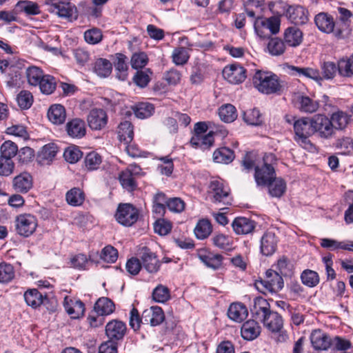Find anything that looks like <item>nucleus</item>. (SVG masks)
I'll use <instances>...</instances> for the list:
<instances>
[{"instance_id": "obj_1", "label": "nucleus", "mask_w": 353, "mask_h": 353, "mask_svg": "<svg viewBox=\"0 0 353 353\" xmlns=\"http://www.w3.org/2000/svg\"><path fill=\"white\" fill-rule=\"evenodd\" d=\"M254 87L265 94H281L287 88V83L279 77L268 71L256 70L252 77Z\"/></svg>"}, {"instance_id": "obj_2", "label": "nucleus", "mask_w": 353, "mask_h": 353, "mask_svg": "<svg viewBox=\"0 0 353 353\" xmlns=\"http://www.w3.org/2000/svg\"><path fill=\"white\" fill-rule=\"evenodd\" d=\"M294 139L302 146L310 144L309 137L313 135L312 118L301 117L293 122Z\"/></svg>"}, {"instance_id": "obj_3", "label": "nucleus", "mask_w": 353, "mask_h": 353, "mask_svg": "<svg viewBox=\"0 0 353 353\" xmlns=\"http://www.w3.org/2000/svg\"><path fill=\"white\" fill-rule=\"evenodd\" d=\"M313 135L323 139H330L335 136L336 128L332 121L323 114H317L312 117Z\"/></svg>"}, {"instance_id": "obj_4", "label": "nucleus", "mask_w": 353, "mask_h": 353, "mask_svg": "<svg viewBox=\"0 0 353 353\" xmlns=\"http://www.w3.org/2000/svg\"><path fill=\"white\" fill-rule=\"evenodd\" d=\"M281 21L276 17H271L268 19L263 17L256 18L254 23V28L256 34L260 38H269L272 34H276L279 32Z\"/></svg>"}, {"instance_id": "obj_5", "label": "nucleus", "mask_w": 353, "mask_h": 353, "mask_svg": "<svg viewBox=\"0 0 353 353\" xmlns=\"http://www.w3.org/2000/svg\"><path fill=\"white\" fill-rule=\"evenodd\" d=\"M274 155L270 154L263 157V163L261 165H257L255 167L254 179L258 186H266L272 180L275 179L276 172L274 168L269 160L274 159Z\"/></svg>"}, {"instance_id": "obj_6", "label": "nucleus", "mask_w": 353, "mask_h": 353, "mask_svg": "<svg viewBox=\"0 0 353 353\" xmlns=\"http://www.w3.org/2000/svg\"><path fill=\"white\" fill-rule=\"evenodd\" d=\"M70 0H46L47 10L57 14L59 17L72 19L77 17V7L70 3Z\"/></svg>"}, {"instance_id": "obj_7", "label": "nucleus", "mask_w": 353, "mask_h": 353, "mask_svg": "<svg viewBox=\"0 0 353 353\" xmlns=\"http://www.w3.org/2000/svg\"><path fill=\"white\" fill-rule=\"evenodd\" d=\"M209 193L212 195L213 203L230 204V188L220 178H212L208 185Z\"/></svg>"}, {"instance_id": "obj_8", "label": "nucleus", "mask_w": 353, "mask_h": 353, "mask_svg": "<svg viewBox=\"0 0 353 353\" xmlns=\"http://www.w3.org/2000/svg\"><path fill=\"white\" fill-rule=\"evenodd\" d=\"M139 213L137 208L130 203H120L117 209L115 219L124 226H131L139 219Z\"/></svg>"}, {"instance_id": "obj_9", "label": "nucleus", "mask_w": 353, "mask_h": 353, "mask_svg": "<svg viewBox=\"0 0 353 353\" xmlns=\"http://www.w3.org/2000/svg\"><path fill=\"white\" fill-rule=\"evenodd\" d=\"M256 287H260L271 293L277 292L283 288V279L281 275L276 271L272 269L268 270L265 272V279L256 281Z\"/></svg>"}, {"instance_id": "obj_10", "label": "nucleus", "mask_w": 353, "mask_h": 353, "mask_svg": "<svg viewBox=\"0 0 353 353\" xmlns=\"http://www.w3.org/2000/svg\"><path fill=\"white\" fill-rule=\"evenodd\" d=\"M37 227V218L32 214H20L16 218V231L20 236H30L34 232Z\"/></svg>"}, {"instance_id": "obj_11", "label": "nucleus", "mask_w": 353, "mask_h": 353, "mask_svg": "<svg viewBox=\"0 0 353 353\" xmlns=\"http://www.w3.org/2000/svg\"><path fill=\"white\" fill-rule=\"evenodd\" d=\"M141 266L148 273H157L161 267V262L157 254L148 247H143L139 252Z\"/></svg>"}, {"instance_id": "obj_12", "label": "nucleus", "mask_w": 353, "mask_h": 353, "mask_svg": "<svg viewBox=\"0 0 353 353\" xmlns=\"http://www.w3.org/2000/svg\"><path fill=\"white\" fill-rule=\"evenodd\" d=\"M105 332L108 341L118 343L123 340L127 332V326L122 321L114 319L106 324Z\"/></svg>"}, {"instance_id": "obj_13", "label": "nucleus", "mask_w": 353, "mask_h": 353, "mask_svg": "<svg viewBox=\"0 0 353 353\" xmlns=\"http://www.w3.org/2000/svg\"><path fill=\"white\" fill-rule=\"evenodd\" d=\"M312 347L315 350L325 351L332 345V339L328 334L321 329H315L310 335Z\"/></svg>"}, {"instance_id": "obj_14", "label": "nucleus", "mask_w": 353, "mask_h": 353, "mask_svg": "<svg viewBox=\"0 0 353 353\" xmlns=\"http://www.w3.org/2000/svg\"><path fill=\"white\" fill-rule=\"evenodd\" d=\"M279 238L275 232L266 231L261 238L260 252L265 256H272L276 250Z\"/></svg>"}, {"instance_id": "obj_15", "label": "nucleus", "mask_w": 353, "mask_h": 353, "mask_svg": "<svg viewBox=\"0 0 353 353\" xmlns=\"http://www.w3.org/2000/svg\"><path fill=\"white\" fill-rule=\"evenodd\" d=\"M223 75L228 82L238 84L246 79V70L240 65L232 64L224 68Z\"/></svg>"}, {"instance_id": "obj_16", "label": "nucleus", "mask_w": 353, "mask_h": 353, "mask_svg": "<svg viewBox=\"0 0 353 353\" xmlns=\"http://www.w3.org/2000/svg\"><path fill=\"white\" fill-rule=\"evenodd\" d=\"M285 15L295 25H303L308 21V11L301 6H290Z\"/></svg>"}, {"instance_id": "obj_17", "label": "nucleus", "mask_w": 353, "mask_h": 353, "mask_svg": "<svg viewBox=\"0 0 353 353\" xmlns=\"http://www.w3.org/2000/svg\"><path fill=\"white\" fill-rule=\"evenodd\" d=\"M87 121L92 130H99L107 124L108 117L103 110L95 108L90 110Z\"/></svg>"}, {"instance_id": "obj_18", "label": "nucleus", "mask_w": 353, "mask_h": 353, "mask_svg": "<svg viewBox=\"0 0 353 353\" xmlns=\"http://www.w3.org/2000/svg\"><path fill=\"white\" fill-rule=\"evenodd\" d=\"M232 227L236 234L245 235L254 230L256 222L249 218L239 216L234 219Z\"/></svg>"}, {"instance_id": "obj_19", "label": "nucleus", "mask_w": 353, "mask_h": 353, "mask_svg": "<svg viewBox=\"0 0 353 353\" xmlns=\"http://www.w3.org/2000/svg\"><path fill=\"white\" fill-rule=\"evenodd\" d=\"M68 135L73 139H81L86 134L85 123L79 118H74L68 121L65 125Z\"/></svg>"}, {"instance_id": "obj_20", "label": "nucleus", "mask_w": 353, "mask_h": 353, "mask_svg": "<svg viewBox=\"0 0 353 353\" xmlns=\"http://www.w3.org/2000/svg\"><path fill=\"white\" fill-rule=\"evenodd\" d=\"M143 318L145 324L157 326L164 321L165 314L161 307L152 306L150 309L143 312Z\"/></svg>"}, {"instance_id": "obj_21", "label": "nucleus", "mask_w": 353, "mask_h": 353, "mask_svg": "<svg viewBox=\"0 0 353 353\" xmlns=\"http://www.w3.org/2000/svg\"><path fill=\"white\" fill-rule=\"evenodd\" d=\"M197 255L199 259L208 268L217 270L222 265L223 257L220 254H214L207 250H200Z\"/></svg>"}, {"instance_id": "obj_22", "label": "nucleus", "mask_w": 353, "mask_h": 353, "mask_svg": "<svg viewBox=\"0 0 353 353\" xmlns=\"http://www.w3.org/2000/svg\"><path fill=\"white\" fill-rule=\"evenodd\" d=\"M261 322L265 327L273 333L279 332L283 326L282 316L274 311H271Z\"/></svg>"}, {"instance_id": "obj_23", "label": "nucleus", "mask_w": 353, "mask_h": 353, "mask_svg": "<svg viewBox=\"0 0 353 353\" xmlns=\"http://www.w3.org/2000/svg\"><path fill=\"white\" fill-rule=\"evenodd\" d=\"M63 306L67 313L72 319H78L82 316L85 312V305L80 300H72L65 296Z\"/></svg>"}, {"instance_id": "obj_24", "label": "nucleus", "mask_w": 353, "mask_h": 353, "mask_svg": "<svg viewBox=\"0 0 353 353\" xmlns=\"http://www.w3.org/2000/svg\"><path fill=\"white\" fill-rule=\"evenodd\" d=\"M12 186L17 192L26 193L32 187V177L28 172H22L13 179Z\"/></svg>"}, {"instance_id": "obj_25", "label": "nucleus", "mask_w": 353, "mask_h": 353, "mask_svg": "<svg viewBox=\"0 0 353 353\" xmlns=\"http://www.w3.org/2000/svg\"><path fill=\"white\" fill-rule=\"evenodd\" d=\"M261 334V326L254 320L244 322L241 328V334L246 341H253Z\"/></svg>"}, {"instance_id": "obj_26", "label": "nucleus", "mask_w": 353, "mask_h": 353, "mask_svg": "<svg viewBox=\"0 0 353 353\" xmlns=\"http://www.w3.org/2000/svg\"><path fill=\"white\" fill-rule=\"evenodd\" d=\"M112 60L117 77L121 81H125L128 77V57L122 53H116Z\"/></svg>"}, {"instance_id": "obj_27", "label": "nucleus", "mask_w": 353, "mask_h": 353, "mask_svg": "<svg viewBox=\"0 0 353 353\" xmlns=\"http://www.w3.org/2000/svg\"><path fill=\"white\" fill-rule=\"evenodd\" d=\"M314 22L319 30L325 33L334 31L335 23L333 17L326 12H320L314 17Z\"/></svg>"}, {"instance_id": "obj_28", "label": "nucleus", "mask_w": 353, "mask_h": 353, "mask_svg": "<svg viewBox=\"0 0 353 353\" xmlns=\"http://www.w3.org/2000/svg\"><path fill=\"white\" fill-rule=\"evenodd\" d=\"M303 32L296 26L287 28L283 33L284 41L290 47H296L303 41Z\"/></svg>"}, {"instance_id": "obj_29", "label": "nucleus", "mask_w": 353, "mask_h": 353, "mask_svg": "<svg viewBox=\"0 0 353 353\" xmlns=\"http://www.w3.org/2000/svg\"><path fill=\"white\" fill-rule=\"evenodd\" d=\"M271 311L270 305L266 299L262 297L254 299L252 312L256 319L261 321Z\"/></svg>"}, {"instance_id": "obj_30", "label": "nucleus", "mask_w": 353, "mask_h": 353, "mask_svg": "<svg viewBox=\"0 0 353 353\" xmlns=\"http://www.w3.org/2000/svg\"><path fill=\"white\" fill-rule=\"evenodd\" d=\"M248 315L246 306L241 303H232L228 310V316L233 321L241 323L243 321Z\"/></svg>"}, {"instance_id": "obj_31", "label": "nucleus", "mask_w": 353, "mask_h": 353, "mask_svg": "<svg viewBox=\"0 0 353 353\" xmlns=\"http://www.w3.org/2000/svg\"><path fill=\"white\" fill-rule=\"evenodd\" d=\"M47 114L49 121L54 125H61L65 121V109L64 106L61 104H53L50 105Z\"/></svg>"}, {"instance_id": "obj_32", "label": "nucleus", "mask_w": 353, "mask_h": 353, "mask_svg": "<svg viewBox=\"0 0 353 353\" xmlns=\"http://www.w3.org/2000/svg\"><path fill=\"white\" fill-rule=\"evenodd\" d=\"M114 302L108 297H101L94 305V311L98 316H107L114 312Z\"/></svg>"}, {"instance_id": "obj_33", "label": "nucleus", "mask_w": 353, "mask_h": 353, "mask_svg": "<svg viewBox=\"0 0 353 353\" xmlns=\"http://www.w3.org/2000/svg\"><path fill=\"white\" fill-rule=\"evenodd\" d=\"M24 299L26 303L33 308H37L41 304H46L48 299L46 295L43 296L38 290L32 289L24 294Z\"/></svg>"}, {"instance_id": "obj_34", "label": "nucleus", "mask_w": 353, "mask_h": 353, "mask_svg": "<svg viewBox=\"0 0 353 353\" xmlns=\"http://www.w3.org/2000/svg\"><path fill=\"white\" fill-rule=\"evenodd\" d=\"M118 137L119 141L124 144L132 142L134 138L133 125L130 121L121 122L118 127Z\"/></svg>"}, {"instance_id": "obj_35", "label": "nucleus", "mask_w": 353, "mask_h": 353, "mask_svg": "<svg viewBox=\"0 0 353 353\" xmlns=\"http://www.w3.org/2000/svg\"><path fill=\"white\" fill-rule=\"evenodd\" d=\"M297 102L301 112L312 114L316 112L319 108V103L307 96H299Z\"/></svg>"}, {"instance_id": "obj_36", "label": "nucleus", "mask_w": 353, "mask_h": 353, "mask_svg": "<svg viewBox=\"0 0 353 353\" xmlns=\"http://www.w3.org/2000/svg\"><path fill=\"white\" fill-rule=\"evenodd\" d=\"M320 244L322 248L329 249L332 251L338 249L353 251V241L340 242L334 239L324 238L321 239Z\"/></svg>"}, {"instance_id": "obj_37", "label": "nucleus", "mask_w": 353, "mask_h": 353, "mask_svg": "<svg viewBox=\"0 0 353 353\" xmlns=\"http://www.w3.org/2000/svg\"><path fill=\"white\" fill-rule=\"evenodd\" d=\"M93 70L100 77H108L112 73V63L106 59L99 58L94 63Z\"/></svg>"}, {"instance_id": "obj_38", "label": "nucleus", "mask_w": 353, "mask_h": 353, "mask_svg": "<svg viewBox=\"0 0 353 353\" xmlns=\"http://www.w3.org/2000/svg\"><path fill=\"white\" fill-rule=\"evenodd\" d=\"M65 200L71 206H80L84 202L85 194L80 188H73L66 192Z\"/></svg>"}, {"instance_id": "obj_39", "label": "nucleus", "mask_w": 353, "mask_h": 353, "mask_svg": "<svg viewBox=\"0 0 353 353\" xmlns=\"http://www.w3.org/2000/svg\"><path fill=\"white\" fill-rule=\"evenodd\" d=\"M57 153V147L54 143H48L43 146L38 154L39 161L43 164L51 162Z\"/></svg>"}, {"instance_id": "obj_40", "label": "nucleus", "mask_w": 353, "mask_h": 353, "mask_svg": "<svg viewBox=\"0 0 353 353\" xmlns=\"http://www.w3.org/2000/svg\"><path fill=\"white\" fill-rule=\"evenodd\" d=\"M234 159V152L226 147L216 150L213 154V159L216 163L228 164Z\"/></svg>"}, {"instance_id": "obj_41", "label": "nucleus", "mask_w": 353, "mask_h": 353, "mask_svg": "<svg viewBox=\"0 0 353 353\" xmlns=\"http://www.w3.org/2000/svg\"><path fill=\"white\" fill-rule=\"evenodd\" d=\"M266 186L268 187L269 194L273 197H281L286 190V183L281 178H276L272 180Z\"/></svg>"}, {"instance_id": "obj_42", "label": "nucleus", "mask_w": 353, "mask_h": 353, "mask_svg": "<svg viewBox=\"0 0 353 353\" xmlns=\"http://www.w3.org/2000/svg\"><path fill=\"white\" fill-rule=\"evenodd\" d=\"M219 115L225 123L233 122L237 118L236 108L230 103L223 105L219 109Z\"/></svg>"}, {"instance_id": "obj_43", "label": "nucleus", "mask_w": 353, "mask_h": 353, "mask_svg": "<svg viewBox=\"0 0 353 353\" xmlns=\"http://www.w3.org/2000/svg\"><path fill=\"white\" fill-rule=\"evenodd\" d=\"M212 231V225L208 219L199 221L194 230L195 236L198 239H206L211 234Z\"/></svg>"}, {"instance_id": "obj_44", "label": "nucleus", "mask_w": 353, "mask_h": 353, "mask_svg": "<svg viewBox=\"0 0 353 353\" xmlns=\"http://www.w3.org/2000/svg\"><path fill=\"white\" fill-rule=\"evenodd\" d=\"M26 74L28 83L32 86H37L45 76L42 70L36 66L28 67Z\"/></svg>"}, {"instance_id": "obj_45", "label": "nucleus", "mask_w": 353, "mask_h": 353, "mask_svg": "<svg viewBox=\"0 0 353 353\" xmlns=\"http://www.w3.org/2000/svg\"><path fill=\"white\" fill-rule=\"evenodd\" d=\"M38 85L43 94L47 95L51 94L54 92L57 88V81L54 77L45 74Z\"/></svg>"}, {"instance_id": "obj_46", "label": "nucleus", "mask_w": 353, "mask_h": 353, "mask_svg": "<svg viewBox=\"0 0 353 353\" xmlns=\"http://www.w3.org/2000/svg\"><path fill=\"white\" fill-rule=\"evenodd\" d=\"M330 119L336 128V131L338 130H343L346 127L349 122L350 117L347 113L338 110L332 114Z\"/></svg>"}, {"instance_id": "obj_47", "label": "nucleus", "mask_w": 353, "mask_h": 353, "mask_svg": "<svg viewBox=\"0 0 353 353\" xmlns=\"http://www.w3.org/2000/svg\"><path fill=\"white\" fill-rule=\"evenodd\" d=\"M285 45L280 38H271L268 44V52L273 56L281 55L285 51Z\"/></svg>"}, {"instance_id": "obj_48", "label": "nucleus", "mask_w": 353, "mask_h": 353, "mask_svg": "<svg viewBox=\"0 0 353 353\" xmlns=\"http://www.w3.org/2000/svg\"><path fill=\"white\" fill-rule=\"evenodd\" d=\"M136 117L139 119H145L152 115L154 107L149 103H140L133 108Z\"/></svg>"}, {"instance_id": "obj_49", "label": "nucleus", "mask_w": 353, "mask_h": 353, "mask_svg": "<svg viewBox=\"0 0 353 353\" xmlns=\"http://www.w3.org/2000/svg\"><path fill=\"white\" fill-rule=\"evenodd\" d=\"M19 12H23L27 15H36L40 13L38 4L30 1H20L16 5Z\"/></svg>"}, {"instance_id": "obj_50", "label": "nucleus", "mask_w": 353, "mask_h": 353, "mask_svg": "<svg viewBox=\"0 0 353 353\" xmlns=\"http://www.w3.org/2000/svg\"><path fill=\"white\" fill-rule=\"evenodd\" d=\"M119 181L123 188L132 192L137 188L135 177L126 170L122 171L119 174Z\"/></svg>"}, {"instance_id": "obj_51", "label": "nucleus", "mask_w": 353, "mask_h": 353, "mask_svg": "<svg viewBox=\"0 0 353 353\" xmlns=\"http://www.w3.org/2000/svg\"><path fill=\"white\" fill-rule=\"evenodd\" d=\"M152 299L157 303H165L170 299V292L168 287L158 285L152 291Z\"/></svg>"}, {"instance_id": "obj_52", "label": "nucleus", "mask_w": 353, "mask_h": 353, "mask_svg": "<svg viewBox=\"0 0 353 353\" xmlns=\"http://www.w3.org/2000/svg\"><path fill=\"white\" fill-rule=\"evenodd\" d=\"M243 119L246 123L251 125H259L263 122L262 115L256 108L244 112Z\"/></svg>"}, {"instance_id": "obj_53", "label": "nucleus", "mask_w": 353, "mask_h": 353, "mask_svg": "<svg viewBox=\"0 0 353 353\" xmlns=\"http://www.w3.org/2000/svg\"><path fill=\"white\" fill-rule=\"evenodd\" d=\"M302 283L310 288L316 286L319 283V276L317 272L311 270H304L301 275Z\"/></svg>"}, {"instance_id": "obj_54", "label": "nucleus", "mask_w": 353, "mask_h": 353, "mask_svg": "<svg viewBox=\"0 0 353 353\" xmlns=\"http://www.w3.org/2000/svg\"><path fill=\"white\" fill-rule=\"evenodd\" d=\"M172 61L177 65H185L189 60L190 54L184 47L176 48L172 54Z\"/></svg>"}, {"instance_id": "obj_55", "label": "nucleus", "mask_w": 353, "mask_h": 353, "mask_svg": "<svg viewBox=\"0 0 353 353\" xmlns=\"http://www.w3.org/2000/svg\"><path fill=\"white\" fill-rule=\"evenodd\" d=\"M18 147L15 143L11 141H6L0 146V157L12 158L17 154Z\"/></svg>"}, {"instance_id": "obj_56", "label": "nucleus", "mask_w": 353, "mask_h": 353, "mask_svg": "<svg viewBox=\"0 0 353 353\" xmlns=\"http://www.w3.org/2000/svg\"><path fill=\"white\" fill-rule=\"evenodd\" d=\"M15 275L14 267L9 263H0V283L11 281Z\"/></svg>"}, {"instance_id": "obj_57", "label": "nucleus", "mask_w": 353, "mask_h": 353, "mask_svg": "<svg viewBox=\"0 0 353 353\" xmlns=\"http://www.w3.org/2000/svg\"><path fill=\"white\" fill-rule=\"evenodd\" d=\"M321 69L322 81L332 79L337 72L336 64L332 61L323 62L321 65Z\"/></svg>"}, {"instance_id": "obj_58", "label": "nucleus", "mask_w": 353, "mask_h": 353, "mask_svg": "<svg viewBox=\"0 0 353 353\" xmlns=\"http://www.w3.org/2000/svg\"><path fill=\"white\" fill-rule=\"evenodd\" d=\"M17 101L21 108L28 109L32 105L33 96L28 90H21L17 97Z\"/></svg>"}, {"instance_id": "obj_59", "label": "nucleus", "mask_w": 353, "mask_h": 353, "mask_svg": "<svg viewBox=\"0 0 353 353\" xmlns=\"http://www.w3.org/2000/svg\"><path fill=\"white\" fill-rule=\"evenodd\" d=\"M339 74L345 77L353 76L351 57L348 59H341L336 65Z\"/></svg>"}, {"instance_id": "obj_60", "label": "nucleus", "mask_w": 353, "mask_h": 353, "mask_svg": "<svg viewBox=\"0 0 353 353\" xmlns=\"http://www.w3.org/2000/svg\"><path fill=\"white\" fill-rule=\"evenodd\" d=\"M84 163L88 170H97L101 164V157L98 153L92 152L86 155Z\"/></svg>"}, {"instance_id": "obj_61", "label": "nucleus", "mask_w": 353, "mask_h": 353, "mask_svg": "<svg viewBox=\"0 0 353 353\" xmlns=\"http://www.w3.org/2000/svg\"><path fill=\"white\" fill-rule=\"evenodd\" d=\"M148 61V56L143 52L134 53L130 60L132 68L136 70L143 68L147 64Z\"/></svg>"}, {"instance_id": "obj_62", "label": "nucleus", "mask_w": 353, "mask_h": 353, "mask_svg": "<svg viewBox=\"0 0 353 353\" xmlns=\"http://www.w3.org/2000/svg\"><path fill=\"white\" fill-rule=\"evenodd\" d=\"M82 152L77 146L68 147L63 153L65 159L70 163H77L82 157Z\"/></svg>"}, {"instance_id": "obj_63", "label": "nucleus", "mask_w": 353, "mask_h": 353, "mask_svg": "<svg viewBox=\"0 0 353 353\" xmlns=\"http://www.w3.org/2000/svg\"><path fill=\"white\" fill-rule=\"evenodd\" d=\"M100 257L107 263H114L118 258V251L113 246L107 245L102 250Z\"/></svg>"}, {"instance_id": "obj_64", "label": "nucleus", "mask_w": 353, "mask_h": 353, "mask_svg": "<svg viewBox=\"0 0 353 353\" xmlns=\"http://www.w3.org/2000/svg\"><path fill=\"white\" fill-rule=\"evenodd\" d=\"M103 38L101 31L97 28L88 30L84 33L85 41L92 45L99 43Z\"/></svg>"}]
</instances>
